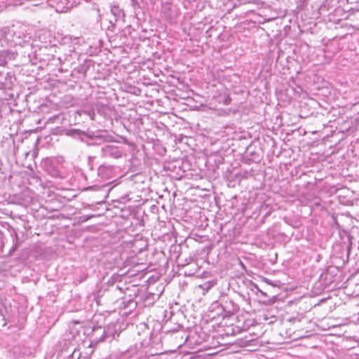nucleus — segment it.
Segmentation results:
<instances>
[{
	"label": "nucleus",
	"mask_w": 359,
	"mask_h": 359,
	"mask_svg": "<svg viewBox=\"0 0 359 359\" xmlns=\"http://www.w3.org/2000/svg\"><path fill=\"white\" fill-rule=\"evenodd\" d=\"M111 13H112L114 15H116V13H117V12H118V13H119V12H120V11H119V9H118V7H114V8H111Z\"/></svg>",
	"instance_id": "9"
},
{
	"label": "nucleus",
	"mask_w": 359,
	"mask_h": 359,
	"mask_svg": "<svg viewBox=\"0 0 359 359\" xmlns=\"http://www.w3.org/2000/svg\"><path fill=\"white\" fill-rule=\"evenodd\" d=\"M48 2L51 7L55 8L57 13L65 12L69 8L67 0H48Z\"/></svg>",
	"instance_id": "4"
},
{
	"label": "nucleus",
	"mask_w": 359,
	"mask_h": 359,
	"mask_svg": "<svg viewBox=\"0 0 359 359\" xmlns=\"http://www.w3.org/2000/svg\"><path fill=\"white\" fill-rule=\"evenodd\" d=\"M258 291L263 295V296H266V294L265 292H264L263 291H262L261 290H259V288H257Z\"/></svg>",
	"instance_id": "12"
},
{
	"label": "nucleus",
	"mask_w": 359,
	"mask_h": 359,
	"mask_svg": "<svg viewBox=\"0 0 359 359\" xmlns=\"http://www.w3.org/2000/svg\"><path fill=\"white\" fill-rule=\"evenodd\" d=\"M80 355L81 353L74 349L70 354L63 359H79Z\"/></svg>",
	"instance_id": "7"
},
{
	"label": "nucleus",
	"mask_w": 359,
	"mask_h": 359,
	"mask_svg": "<svg viewBox=\"0 0 359 359\" xmlns=\"http://www.w3.org/2000/svg\"><path fill=\"white\" fill-rule=\"evenodd\" d=\"M93 215H83L79 217V222H85L92 218Z\"/></svg>",
	"instance_id": "8"
},
{
	"label": "nucleus",
	"mask_w": 359,
	"mask_h": 359,
	"mask_svg": "<svg viewBox=\"0 0 359 359\" xmlns=\"http://www.w3.org/2000/svg\"><path fill=\"white\" fill-rule=\"evenodd\" d=\"M93 336L96 343L101 342L109 337V331H106L104 328L98 327L93 329Z\"/></svg>",
	"instance_id": "5"
},
{
	"label": "nucleus",
	"mask_w": 359,
	"mask_h": 359,
	"mask_svg": "<svg viewBox=\"0 0 359 359\" xmlns=\"http://www.w3.org/2000/svg\"><path fill=\"white\" fill-rule=\"evenodd\" d=\"M204 285L206 286V289L208 290L212 286V283H211L210 282H208V283H205L204 284Z\"/></svg>",
	"instance_id": "10"
},
{
	"label": "nucleus",
	"mask_w": 359,
	"mask_h": 359,
	"mask_svg": "<svg viewBox=\"0 0 359 359\" xmlns=\"http://www.w3.org/2000/svg\"><path fill=\"white\" fill-rule=\"evenodd\" d=\"M131 1L133 4V6H135V5L138 4L137 0H131Z\"/></svg>",
	"instance_id": "11"
},
{
	"label": "nucleus",
	"mask_w": 359,
	"mask_h": 359,
	"mask_svg": "<svg viewBox=\"0 0 359 359\" xmlns=\"http://www.w3.org/2000/svg\"><path fill=\"white\" fill-rule=\"evenodd\" d=\"M65 135L75 140H80L81 142H85V136L91 137L90 136L88 135V134L85 131L76 128L67 130L65 132Z\"/></svg>",
	"instance_id": "3"
},
{
	"label": "nucleus",
	"mask_w": 359,
	"mask_h": 359,
	"mask_svg": "<svg viewBox=\"0 0 359 359\" xmlns=\"http://www.w3.org/2000/svg\"><path fill=\"white\" fill-rule=\"evenodd\" d=\"M112 173V167L102 164L97 169V175L102 179L109 178Z\"/></svg>",
	"instance_id": "6"
},
{
	"label": "nucleus",
	"mask_w": 359,
	"mask_h": 359,
	"mask_svg": "<svg viewBox=\"0 0 359 359\" xmlns=\"http://www.w3.org/2000/svg\"><path fill=\"white\" fill-rule=\"evenodd\" d=\"M102 156L104 157H110L118 158L122 156L121 149L115 145L106 144L101 149Z\"/></svg>",
	"instance_id": "2"
},
{
	"label": "nucleus",
	"mask_w": 359,
	"mask_h": 359,
	"mask_svg": "<svg viewBox=\"0 0 359 359\" xmlns=\"http://www.w3.org/2000/svg\"><path fill=\"white\" fill-rule=\"evenodd\" d=\"M116 287L119 290H121V288L118 285H117Z\"/></svg>",
	"instance_id": "13"
},
{
	"label": "nucleus",
	"mask_w": 359,
	"mask_h": 359,
	"mask_svg": "<svg viewBox=\"0 0 359 359\" xmlns=\"http://www.w3.org/2000/svg\"><path fill=\"white\" fill-rule=\"evenodd\" d=\"M220 305L227 316L235 314L239 310V306L226 295L222 297Z\"/></svg>",
	"instance_id": "1"
}]
</instances>
